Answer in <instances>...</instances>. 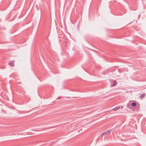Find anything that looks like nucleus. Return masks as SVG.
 I'll list each match as a JSON object with an SVG mask.
<instances>
[{"label": "nucleus", "mask_w": 146, "mask_h": 146, "mask_svg": "<svg viewBox=\"0 0 146 146\" xmlns=\"http://www.w3.org/2000/svg\"><path fill=\"white\" fill-rule=\"evenodd\" d=\"M117 84V82L115 80H113L111 81L110 86L111 87H113L115 86Z\"/></svg>", "instance_id": "nucleus-1"}, {"label": "nucleus", "mask_w": 146, "mask_h": 146, "mask_svg": "<svg viewBox=\"0 0 146 146\" xmlns=\"http://www.w3.org/2000/svg\"><path fill=\"white\" fill-rule=\"evenodd\" d=\"M14 61H10L9 62V65L12 66H14Z\"/></svg>", "instance_id": "nucleus-2"}, {"label": "nucleus", "mask_w": 146, "mask_h": 146, "mask_svg": "<svg viewBox=\"0 0 146 146\" xmlns=\"http://www.w3.org/2000/svg\"><path fill=\"white\" fill-rule=\"evenodd\" d=\"M112 130H108L107 131H106V132L103 133L102 134V136L103 135H104V134H107L111 132V131Z\"/></svg>", "instance_id": "nucleus-3"}, {"label": "nucleus", "mask_w": 146, "mask_h": 146, "mask_svg": "<svg viewBox=\"0 0 146 146\" xmlns=\"http://www.w3.org/2000/svg\"><path fill=\"white\" fill-rule=\"evenodd\" d=\"M120 108V106L116 107L113 108V110L114 111H116L119 110Z\"/></svg>", "instance_id": "nucleus-4"}, {"label": "nucleus", "mask_w": 146, "mask_h": 146, "mask_svg": "<svg viewBox=\"0 0 146 146\" xmlns=\"http://www.w3.org/2000/svg\"><path fill=\"white\" fill-rule=\"evenodd\" d=\"M146 94L145 93H143L140 95V97L141 98H142L145 96Z\"/></svg>", "instance_id": "nucleus-5"}, {"label": "nucleus", "mask_w": 146, "mask_h": 146, "mask_svg": "<svg viewBox=\"0 0 146 146\" xmlns=\"http://www.w3.org/2000/svg\"><path fill=\"white\" fill-rule=\"evenodd\" d=\"M137 105V104L135 102H133L131 104V106L133 107Z\"/></svg>", "instance_id": "nucleus-6"}, {"label": "nucleus", "mask_w": 146, "mask_h": 146, "mask_svg": "<svg viewBox=\"0 0 146 146\" xmlns=\"http://www.w3.org/2000/svg\"><path fill=\"white\" fill-rule=\"evenodd\" d=\"M58 99H60V98H58L56 100H57Z\"/></svg>", "instance_id": "nucleus-7"}]
</instances>
